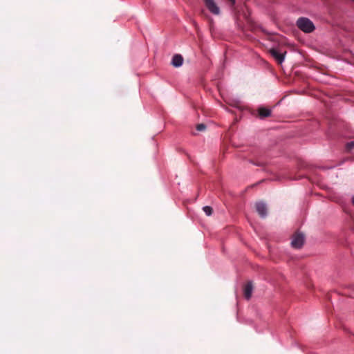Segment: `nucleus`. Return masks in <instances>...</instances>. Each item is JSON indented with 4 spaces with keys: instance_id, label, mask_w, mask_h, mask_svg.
<instances>
[{
    "instance_id": "1",
    "label": "nucleus",
    "mask_w": 354,
    "mask_h": 354,
    "mask_svg": "<svg viewBox=\"0 0 354 354\" xmlns=\"http://www.w3.org/2000/svg\"><path fill=\"white\" fill-rule=\"evenodd\" d=\"M297 27L305 32H311L315 29L313 23L308 18L300 17L297 21Z\"/></svg>"
},
{
    "instance_id": "2",
    "label": "nucleus",
    "mask_w": 354,
    "mask_h": 354,
    "mask_svg": "<svg viewBox=\"0 0 354 354\" xmlns=\"http://www.w3.org/2000/svg\"><path fill=\"white\" fill-rule=\"evenodd\" d=\"M304 243V235L300 232H296L292 236L291 245L294 248H301Z\"/></svg>"
},
{
    "instance_id": "3",
    "label": "nucleus",
    "mask_w": 354,
    "mask_h": 354,
    "mask_svg": "<svg viewBox=\"0 0 354 354\" xmlns=\"http://www.w3.org/2000/svg\"><path fill=\"white\" fill-rule=\"evenodd\" d=\"M255 207L257 212L259 214V216L262 218H265L268 214V209L265 203L263 201H259L256 203Z\"/></svg>"
},
{
    "instance_id": "4",
    "label": "nucleus",
    "mask_w": 354,
    "mask_h": 354,
    "mask_svg": "<svg viewBox=\"0 0 354 354\" xmlns=\"http://www.w3.org/2000/svg\"><path fill=\"white\" fill-rule=\"evenodd\" d=\"M270 53L276 59L278 64H281L284 61L286 51L280 53L276 48H271L270 50Z\"/></svg>"
},
{
    "instance_id": "5",
    "label": "nucleus",
    "mask_w": 354,
    "mask_h": 354,
    "mask_svg": "<svg viewBox=\"0 0 354 354\" xmlns=\"http://www.w3.org/2000/svg\"><path fill=\"white\" fill-rule=\"evenodd\" d=\"M205 6L214 15H218L220 12L219 8L213 0H204Z\"/></svg>"
},
{
    "instance_id": "6",
    "label": "nucleus",
    "mask_w": 354,
    "mask_h": 354,
    "mask_svg": "<svg viewBox=\"0 0 354 354\" xmlns=\"http://www.w3.org/2000/svg\"><path fill=\"white\" fill-rule=\"evenodd\" d=\"M253 285L252 281H248L243 287V295L246 299L249 300L252 297Z\"/></svg>"
},
{
    "instance_id": "7",
    "label": "nucleus",
    "mask_w": 354,
    "mask_h": 354,
    "mask_svg": "<svg viewBox=\"0 0 354 354\" xmlns=\"http://www.w3.org/2000/svg\"><path fill=\"white\" fill-rule=\"evenodd\" d=\"M183 63V57L180 55H175L171 60V64L174 67H180Z\"/></svg>"
},
{
    "instance_id": "8",
    "label": "nucleus",
    "mask_w": 354,
    "mask_h": 354,
    "mask_svg": "<svg viewBox=\"0 0 354 354\" xmlns=\"http://www.w3.org/2000/svg\"><path fill=\"white\" fill-rule=\"evenodd\" d=\"M259 115L261 118H265L270 115L271 111L265 107H260L258 110Z\"/></svg>"
},
{
    "instance_id": "9",
    "label": "nucleus",
    "mask_w": 354,
    "mask_h": 354,
    "mask_svg": "<svg viewBox=\"0 0 354 354\" xmlns=\"http://www.w3.org/2000/svg\"><path fill=\"white\" fill-rule=\"evenodd\" d=\"M203 209L207 216L212 215L213 212V209L210 206H205L203 207Z\"/></svg>"
},
{
    "instance_id": "10",
    "label": "nucleus",
    "mask_w": 354,
    "mask_h": 354,
    "mask_svg": "<svg viewBox=\"0 0 354 354\" xmlns=\"http://www.w3.org/2000/svg\"><path fill=\"white\" fill-rule=\"evenodd\" d=\"M346 149L348 151H350L354 149V141L349 142L346 145Z\"/></svg>"
},
{
    "instance_id": "11",
    "label": "nucleus",
    "mask_w": 354,
    "mask_h": 354,
    "mask_svg": "<svg viewBox=\"0 0 354 354\" xmlns=\"http://www.w3.org/2000/svg\"><path fill=\"white\" fill-rule=\"evenodd\" d=\"M206 129V126L204 124H198L196 126V129L199 131H204Z\"/></svg>"
},
{
    "instance_id": "12",
    "label": "nucleus",
    "mask_w": 354,
    "mask_h": 354,
    "mask_svg": "<svg viewBox=\"0 0 354 354\" xmlns=\"http://www.w3.org/2000/svg\"><path fill=\"white\" fill-rule=\"evenodd\" d=\"M254 165H257L258 166H263L264 163L262 162H253Z\"/></svg>"
},
{
    "instance_id": "13",
    "label": "nucleus",
    "mask_w": 354,
    "mask_h": 354,
    "mask_svg": "<svg viewBox=\"0 0 354 354\" xmlns=\"http://www.w3.org/2000/svg\"><path fill=\"white\" fill-rule=\"evenodd\" d=\"M229 1H230L232 4H234L235 3V0H228Z\"/></svg>"
},
{
    "instance_id": "14",
    "label": "nucleus",
    "mask_w": 354,
    "mask_h": 354,
    "mask_svg": "<svg viewBox=\"0 0 354 354\" xmlns=\"http://www.w3.org/2000/svg\"><path fill=\"white\" fill-rule=\"evenodd\" d=\"M353 205L354 206V201H351Z\"/></svg>"
},
{
    "instance_id": "15",
    "label": "nucleus",
    "mask_w": 354,
    "mask_h": 354,
    "mask_svg": "<svg viewBox=\"0 0 354 354\" xmlns=\"http://www.w3.org/2000/svg\"><path fill=\"white\" fill-rule=\"evenodd\" d=\"M351 199H354V196Z\"/></svg>"
}]
</instances>
